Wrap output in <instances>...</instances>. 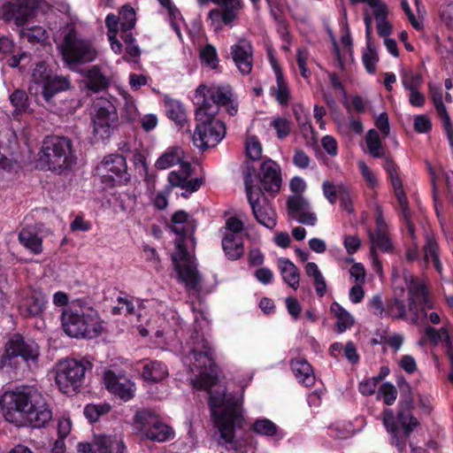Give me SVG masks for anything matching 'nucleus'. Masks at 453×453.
Here are the masks:
<instances>
[{
    "label": "nucleus",
    "mask_w": 453,
    "mask_h": 453,
    "mask_svg": "<svg viewBox=\"0 0 453 453\" xmlns=\"http://www.w3.org/2000/svg\"><path fill=\"white\" fill-rule=\"evenodd\" d=\"M183 355L184 365L191 372H199L191 379L193 387L208 391L211 415L219 432V444L228 450H240L242 443L235 437V430L243 424L242 403L238 397L226 395L222 388L211 390L218 381V370L209 342L195 331L184 348Z\"/></svg>",
    "instance_id": "1"
},
{
    "label": "nucleus",
    "mask_w": 453,
    "mask_h": 453,
    "mask_svg": "<svg viewBox=\"0 0 453 453\" xmlns=\"http://www.w3.org/2000/svg\"><path fill=\"white\" fill-rule=\"evenodd\" d=\"M0 407L5 420L18 426L41 428L52 419V411L44 396L33 387L23 386L4 392Z\"/></svg>",
    "instance_id": "2"
},
{
    "label": "nucleus",
    "mask_w": 453,
    "mask_h": 453,
    "mask_svg": "<svg viewBox=\"0 0 453 453\" xmlns=\"http://www.w3.org/2000/svg\"><path fill=\"white\" fill-rule=\"evenodd\" d=\"M174 226L173 231L180 235L175 241L176 251L172 254V260L180 281L185 284L188 290L196 292L202 288V276L197 270L196 258L188 251V242L196 245L194 232L196 226L195 221L188 219V214L184 211H176L172 217Z\"/></svg>",
    "instance_id": "3"
},
{
    "label": "nucleus",
    "mask_w": 453,
    "mask_h": 453,
    "mask_svg": "<svg viewBox=\"0 0 453 453\" xmlns=\"http://www.w3.org/2000/svg\"><path fill=\"white\" fill-rule=\"evenodd\" d=\"M56 44L64 64L72 70L95 61L98 55L93 41L73 27L61 33Z\"/></svg>",
    "instance_id": "4"
},
{
    "label": "nucleus",
    "mask_w": 453,
    "mask_h": 453,
    "mask_svg": "<svg viewBox=\"0 0 453 453\" xmlns=\"http://www.w3.org/2000/svg\"><path fill=\"white\" fill-rule=\"evenodd\" d=\"M65 333L74 338H95L103 329L102 320L96 310L90 307L73 306L62 313Z\"/></svg>",
    "instance_id": "5"
},
{
    "label": "nucleus",
    "mask_w": 453,
    "mask_h": 453,
    "mask_svg": "<svg viewBox=\"0 0 453 453\" xmlns=\"http://www.w3.org/2000/svg\"><path fill=\"white\" fill-rule=\"evenodd\" d=\"M184 158L185 154L180 148H170L157 158L155 166L158 170H166L176 165H180L179 171H172L168 175L170 189L178 187L186 188L189 192H195L202 186L203 179H190L192 167L190 163L184 161Z\"/></svg>",
    "instance_id": "6"
},
{
    "label": "nucleus",
    "mask_w": 453,
    "mask_h": 453,
    "mask_svg": "<svg viewBox=\"0 0 453 453\" xmlns=\"http://www.w3.org/2000/svg\"><path fill=\"white\" fill-rule=\"evenodd\" d=\"M76 163L72 142L64 136H48L38 153V164L42 170L70 169Z\"/></svg>",
    "instance_id": "7"
},
{
    "label": "nucleus",
    "mask_w": 453,
    "mask_h": 453,
    "mask_svg": "<svg viewBox=\"0 0 453 453\" xmlns=\"http://www.w3.org/2000/svg\"><path fill=\"white\" fill-rule=\"evenodd\" d=\"M39 356L40 347L35 341L16 334L5 343L0 365L17 369L22 363L28 369H33L37 367Z\"/></svg>",
    "instance_id": "8"
},
{
    "label": "nucleus",
    "mask_w": 453,
    "mask_h": 453,
    "mask_svg": "<svg viewBox=\"0 0 453 453\" xmlns=\"http://www.w3.org/2000/svg\"><path fill=\"white\" fill-rule=\"evenodd\" d=\"M208 111L211 112L196 111L197 123L192 140L194 145L202 150L217 146L226 134L225 123L216 118V106Z\"/></svg>",
    "instance_id": "9"
},
{
    "label": "nucleus",
    "mask_w": 453,
    "mask_h": 453,
    "mask_svg": "<svg viewBox=\"0 0 453 453\" xmlns=\"http://www.w3.org/2000/svg\"><path fill=\"white\" fill-rule=\"evenodd\" d=\"M255 168L249 167L244 173L243 180L246 194L248 188L253 192L259 191V196H265V193L275 194L280 191L281 187V173L279 165L271 160H265L259 167L258 173L254 175Z\"/></svg>",
    "instance_id": "10"
},
{
    "label": "nucleus",
    "mask_w": 453,
    "mask_h": 453,
    "mask_svg": "<svg viewBox=\"0 0 453 453\" xmlns=\"http://www.w3.org/2000/svg\"><path fill=\"white\" fill-rule=\"evenodd\" d=\"M30 91L35 90V94L40 93L47 104H51L53 97L59 92L70 88L71 81L67 76L50 74L44 62L36 64L31 74Z\"/></svg>",
    "instance_id": "11"
},
{
    "label": "nucleus",
    "mask_w": 453,
    "mask_h": 453,
    "mask_svg": "<svg viewBox=\"0 0 453 453\" xmlns=\"http://www.w3.org/2000/svg\"><path fill=\"white\" fill-rule=\"evenodd\" d=\"M92 367L87 359L66 360L56 375V382L60 390L65 394H74L82 385L86 371Z\"/></svg>",
    "instance_id": "12"
},
{
    "label": "nucleus",
    "mask_w": 453,
    "mask_h": 453,
    "mask_svg": "<svg viewBox=\"0 0 453 453\" xmlns=\"http://www.w3.org/2000/svg\"><path fill=\"white\" fill-rule=\"evenodd\" d=\"M98 171L102 182L109 187L127 184L131 175L127 171L126 157L119 154H111L103 159Z\"/></svg>",
    "instance_id": "13"
},
{
    "label": "nucleus",
    "mask_w": 453,
    "mask_h": 453,
    "mask_svg": "<svg viewBox=\"0 0 453 453\" xmlns=\"http://www.w3.org/2000/svg\"><path fill=\"white\" fill-rule=\"evenodd\" d=\"M233 93L227 87H207L203 84L197 87L195 92L196 111H203L209 113V108L216 106L215 115L219 111L220 106L228 105L233 99Z\"/></svg>",
    "instance_id": "14"
},
{
    "label": "nucleus",
    "mask_w": 453,
    "mask_h": 453,
    "mask_svg": "<svg viewBox=\"0 0 453 453\" xmlns=\"http://www.w3.org/2000/svg\"><path fill=\"white\" fill-rule=\"evenodd\" d=\"M93 118L94 133L100 139H107L118 126L119 117L114 104L107 99H98L94 104Z\"/></svg>",
    "instance_id": "15"
},
{
    "label": "nucleus",
    "mask_w": 453,
    "mask_h": 453,
    "mask_svg": "<svg viewBox=\"0 0 453 453\" xmlns=\"http://www.w3.org/2000/svg\"><path fill=\"white\" fill-rule=\"evenodd\" d=\"M134 421L140 425V430L150 441L163 442L173 435V429L163 423L158 416L149 410L136 412Z\"/></svg>",
    "instance_id": "16"
},
{
    "label": "nucleus",
    "mask_w": 453,
    "mask_h": 453,
    "mask_svg": "<svg viewBox=\"0 0 453 453\" xmlns=\"http://www.w3.org/2000/svg\"><path fill=\"white\" fill-rule=\"evenodd\" d=\"M38 5V0H12L2 5L0 17L21 27L35 16Z\"/></svg>",
    "instance_id": "17"
},
{
    "label": "nucleus",
    "mask_w": 453,
    "mask_h": 453,
    "mask_svg": "<svg viewBox=\"0 0 453 453\" xmlns=\"http://www.w3.org/2000/svg\"><path fill=\"white\" fill-rule=\"evenodd\" d=\"M260 192H253L248 188V201L252 209V213L257 221L267 228H273L276 226V212L268 203L265 196H259Z\"/></svg>",
    "instance_id": "18"
},
{
    "label": "nucleus",
    "mask_w": 453,
    "mask_h": 453,
    "mask_svg": "<svg viewBox=\"0 0 453 453\" xmlns=\"http://www.w3.org/2000/svg\"><path fill=\"white\" fill-rule=\"evenodd\" d=\"M407 288L409 311L413 314V321L416 322L418 319V305H421L422 309H425L433 308V304L428 298L427 289L423 282L411 276V280Z\"/></svg>",
    "instance_id": "19"
},
{
    "label": "nucleus",
    "mask_w": 453,
    "mask_h": 453,
    "mask_svg": "<svg viewBox=\"0 0 453 453\" xmlns=\"http://www.w3.org/2000/svg\"><path fill=\"white\" fill-rule=\"evenodd\" d=\"M103 380L105 388L122 400L128 401L134 397V383L126 376L117 375L111 370H108L104 373Z\"/></svg>",
    "instance_id": "20"
},
{
    "label": "nucleus",
    "mask_w": 453,
    "mask_h": 453,
    "mask_svg": "<svg viewBox=\"0 0 453 453\" xmlns=\"http://www.w3.org/2000/svg\"><path fill=\"white\" fill-rule=\"evenodd\" d=\"M383 167L387 172L392 187L395 190V195L402 211L403 217V219H408V217L411 215L409 210V203L403 188L402 180L398 174V166L390 157H386Z\"/></svg>",
    "instance_id": "21"
},
{
    "label": "nucleus",
    "mask_w": 453,
    "mask_h": 453,
    "mask_svg": "<svg viewBox=\"0 0 453 453\" xmlns=\"http://www.w3.org/2000/svg\"><path fill=\"white\" fill-rule=\"evenodd\" d=\"M383 167L387 172L392 187L395 190V195L402 211L403 217V219H408V217L411 215L409 210V203L403 188L402 180L398 174V166L390 157H386Z\"/></svg>",
    "instance_id": "22"
},
{
    "label": "nucleus",
    "mask_w": 453,
    "mask_h": 453,
    "mask_svg": "<svg viewBox=\"0 0 453 453\" xmlns=\"http://www.w3.org/2000/svg\"><path fill=\"white\" fill-rule=\"evenodd\" d=\"M231 56L242 74L250 73L253 66V49L251 43L246 39H240L237 43L231 46Z\"/></svg>",
    "instance_id": "23"
},
{
    "label": "nucleus",
    "mask_w": 453,
    "mask_h": 453,
    "mask_svg": "<svg viewBox=\"0 0 453 453\" xmlns=\"http://www.w3.org/2000/svg\"><path fill=\"white\" fill-rule=\"evenodd\" d=\"M212 3L223 7L222 11L211 10L208 17L212 21L221 19L225 25L231 24L238 17L242 9V0H211Z\"/></svg>",
    "instance_id": "24"
},
{
    "label": "nucleus",
    "mask_w": 453,
    "mask_h": 453,
    "mask_svg": "<svg viewBox=\"0 0 453 453\" xmlns=\"http://www.w3.org/2000/svg\"><path fill=\"white\" fill-rule=\"evenodd\" d=\"M45 296L34 290L20 303V313L26 317H36L40 315L45 306Z\"/></svg>",
    "instance_id": "25"
},
{
    "label": "nucleus",
    "mask_w": 453,
    "mask_h": 453,
    "mask_svg": "<svg viewBox=\"0 0 453 453\" xmlns=\"http://www.w3.org/2000/svg\"><path fill=\"white\" fill-rule=\"evenodd\" d=\"M383 424L391 435V443L403 453L406 449V439L399 434V426L391 410L383 411Z\"/></svg>",
    "instance_id": "26"
},
{
    "label": "nucleus",
    "mask_w": 453,
    "mask_h": 453,
    "mask_svg": "<svg viewBox=\"0 0 453 453\" xmlns=\"http://www.w3.org/2000/svg\"><path fill=\"white\" fill-rule=\"evenodd\" d=\"M125 444L111 435H96L94 438V453H124Z\"/></svg>",
    "instance_id": "27"
},
{
    "label": "nucleus",
    "mask_w": 453,
    "mask_h": 453,
    "mask_svg": "<svg viewBox=\"0 0 453 453\" xmlns=\"http://www.w3.org/2000/svg\"><path fill=\"white\" fill-rule=\"evenodd\" d=\"M168 368L161 361L150 360L143 365L142 377L150 383H157L168 376Z\"/></svg>",
    "instance_id": "28"
},
{
    "label": "nucleus",
    "mask_w": 453,
    "mask_h": 453,
    "mask_svg": "<svg viewBox=\"0 0 453 453\" xmlns=\"http://www.w3.org/2000/svg\"><path fill=\"white\" fill-rule=\"evenodd\" d=\"M221 243L226 256L230 260L240 258L244 252L243 241L240 234H224Z\"/></svg>",
    "instance_id": "29"
},
{
    "label": "nucleus",
    "mask_w": 453,
    "mask_h": 453,
    "mask_svg": "<svg viewBox=\"0 0 453 453\" xmlns=\"http://www.w3.org/2000/svg\"><path fill=\"white\" fill-rule=\"evenodd\" d=\"M87 79V88L96 93L106 89L109 86V80L97 65H93L84 73Z\"/></svg>",
    "instance_id": "30"
},
{
    "label": "nucleus",
    "mask_w": 453,
    "mask_h": 453,
    "mask_svg": "<svg viewBox=\"0 0 453 453\" xmlns=\"http://www.w3.org/2000/svg\"><path fill=\"white\" fill-rule=\"evenodd\" d=\"M291 369L296 376L303 385L312 386L315 381L312 368L304 359L298 358L291 361Z\"/></svg>",
    "instance_id": "31"
},
{
    "label": "nucleus",
    "mask_w": 453,
    "mask_h": 453,
    "mask_svg": "<svg viewBox=\"0 0 453 453\" xmlns=\"http://www.w3.org/2000/svg\"><path fill=\"white\" fill-rule=\"evenodd\" d=\"M278 263L284 282L293 289H297L300 280L298 268L288 258H280Z\"/></svg>",
    "instance_id": "32"
},
{
    "label": "nucleus",
    "mask_w": 453,
    "mask_h": 453,
    "mask_svg": "<svg viewBox=\"0 0 453 453\" xmlns=\"http://www.w3.org/2000/svg\"><path fill=\"white\" fill-rule=\"evenodd\" d=\"M19 241L34 254H40L42 251V238L28 229L24 228L19 232Z\"/></svg>",
    "instance_id": "33"
},
{
    "label": "nucleus",
    "mask_w": 453,
    "mask_h": 453,
    "mask_svg": "<svg viewBox=\"0 0 453 453\" xmlns=\"http://www.w3.org/2000/svg\"><path fill=\"white\" fill-rule=\"evenodd\" d=\"M118 17L121 35L132 34L130 31L134 27L136 20L134 10L129 5H124Z\"/></svg>",
    "instance_id": "34"
},
{
    "label": "nucleus",
    "mask_w": 453,
    "mask_h": 453,
    "mask_svg": "<svg viewBox=\"0 0 453 453\" xmlns=\"http://www.w3.org/2000/svg\"><path fill=\"white\" fill-rule=\"evenodd\" d=\"M166 113L177 125L183 126L187 120L186 111L182 104L177 100L166 102Z\"/></svg>",
    "instance_id": "35"
},
{
    "label": "nucleus",
    "mask_w": 453,
    "mask_h": 453,
    "mask_svg": "<svg viewBox=\"0 0 453 453\" xmlns=\"http://www.w3.org/2000/svg\"><path fill=\"white\" fill-rule=\"evenodd\" d=\"M385 313L394 319H404L406 318V305L404 301L396 297L388 299L386 303Z\"/></svg>",
    "instance_id": "36"
},
{
    "label": "nucleus",
    "mask_w": 453,
    "mask_h": 453,
    "mask_svg": "<svg viewBox=\"0 0 453 453\" xmlns=\"http://www.w3.org/2000/svg\"><path fill=\"white\" fill-rule=\"evenodd\" d=\"M397 419L403 427V437L409 438L414 428L419 426V421L411 411H398Z\"/></svg>",
    "instance_id": "37"
},
{
    "label": "nucleus",
    "mask_w": 453,
    "mask_h": 453,
    "mask_svg": "<svg viewBox=\"0 0 453 453\" xmlns=\"http://www.w3.org/2000/svg\"><path fill=\"white\" fill-rule=\"evenodd\" d=\"M277 77V88L273 90V96L277 102L281 105H288L289 102V91L287 84L284 82L280 68L273 65Z\"/></svg>",
    "instance_id": "38"
},
{
    "label": "nucleus",
    "mask_w": 453,
    "mask_h": 453,
    "mask_svg": "<svg viewBox=\"0 0 453 453\" xmlns=\"http://www.w3.org/2000/svg\"><path fill=\"white\" fill-rule=\"evenodd\" d=\"M365 142L369 153L373 157H382L384 156L380 135L376 130L371 129L367 132L365 135Z\"/></svg>",
    "instance_id": "39"
},
{
    "label": "nucleus",
    "mask_w": 453,
    "mask_h": 453,
    "mask_svg": "<svg viewBox=\"0 0 453 453\" xmlns=\"http://www.w3.org/2000/svg\"><path fill=\"white\" fill-rule=\"evenodd\" d=\"M398 387L401 392V400L399 402L398 411H411L414 405L409 383L403 379L398 381Z\"/></svg>",
    "instance_id": "40"
},
{
    "label": "nucleus",
    "mask_w": 453,
    "mask_h": 453,
    "mask_svg": "<svg viewBox=\"0 0 453 453\" xmlns=\"http://www.w3.org/2000/svg\"><path fill=\"white\" fill-rule=\"evenodd\" d=\"M288 214L296 217L299 213L309 211L310 203L303 196L295 195L290 196L287 202Z\"/></svg>",
    "instance_id": "41"
},
{
    "label": "nucleus",
    "mask_w": 453,
    "mask_h": 453,
    "mask_svg": "<svg viewBox=\"0 0 453 453\" xmlns=\"http://www.w3.org/2000/svg\"><path fill=\"white\" fill-rule=\"evenodd\" d=\"M19 36L31 43H36L44 41L47 38V33L43 27L34 26L28 28H20Z\"/></svg>",
    "instance_id": "42"
},
{
    "label": "nucleus",
    "mask_w": 453,
    "mask_h": 453,
    "mask_svg": "<svg viewBox=\"0 0 453 453\" xmlns=\"http://www.w3.org/2000/svg\"><path fill=\"white\" fill-rule=\"evenodd\" d=\"M425 333L429 341L434 344L442 342L444 343L446 348L447 346H449L451 343V340L446 327L435 329L434 327L432 326H426L425 329Z\"/></svg>",
    "instance_id": "43"
},
{
    "label": "nucleus",
    "mask_w": 453,
    "mask_h": 453,
    "mask_svg": "<svg viewBox=\"0 0 453 453\" xmlns=\"http://www.w3.org/2000/svg\"><path fill=\"white\" fill-rule=\"evenodd\" d=\"M423 250L425 260L428 262L431 259L436 270L441 271V264L438 257V244L435 240L431 237H427Z\"/></svg>",
    "instance_id": "44"
},
{
    "label": "nucleus",
    "mask_w": 453,
    "mask_h": 453,
    "mask_svg": "<svg viewBox=\"0 0 453 453\" xmlns=\"http://www.w3.org/2000/svg\"><path fill=\"white\" fill-rule=\"evenodd\" d=\"M363 64L369 73H374L379 61L378 54L372 42H366V51L362 56Z\"/></svg>",
    "instance_id": "45"
},
{
    "label": "nucleus",
    "mask_w": 453,
    "mask_h": 453,
    "mask_svg": "<svg viewBox=\"0 0 453 453\" xmlns=\"http://www.w3.org/2000/svg\"><path fill=\"white\" fill-rule=\"evenodd\" d=\"M253 430L260 435L273 436L278 433V426L270 419L262 418L254 422Z\"/></svg>",
    "instance_id": "46"
},
{
    "label": "nucleus",
    "mask_w": 453,
    "mask_h": 453,
    "mask_svg": "<svg viewBox=\"0 0 453 453\" xmlns=\"http://www.w3.org/2000/svg\"><path fill=\"white\" fill-rule=\"evenodd\" d=\"M270 126L276 131L277 138L283 140L291 133V122L286 118L277 117L272 119Z\"/></svg>",
    "instance_id": "47"
},
{
    "label": "nucleus",
    "mask_w": 453,
    "mask_h": 453,
    "mask_svg": "<svg viewBox=\"0 0 453 453\" xmlns=\"http://www.w3.org/2000/svg\"><path fill=\"white\" fill-rule=\"evenodd\" d=\"M369 237L372 243L373 247L374 245L378 246L380 250H381L384 252H391L393 250V244L388 238L386 232L381 233H372L369 232Z\"/></svg>",
    "instance_id": "48"
},
{
    "label": "nucleus",
    "mask_w": 453,
    "mask_h": 453,
    "mask_svg": "<svg viewBox=\"0 0 453 453\" xmlns=\"http://www.w3.org/2000/svg\"><path fill=\"white\" fill-rule=\"evenodd\" d=\"M10 101L16 111H24L28 107V96L22 89H16L10 96Z\"/></svg>",
    "instance_id": "49"
},
{
    "label": "nucleus",
    "mask_w": 453,
    "mask_h": 453,
    "mask_svg": "<svg viewBox=\"0 0 453 453\" xmlns=\"http://www.w3.org/2000/svg\"><path fill=\"white\" fill-rule=\"evenodd\" d=\"M402 83L403 88L409 91L418 90L422 83V77L418 73L403 72L402 74Z\"/></svg>",
    "instance_id": "50"
},
{
    "label": "nucleus",
    "mask_w": 453,
    "mask_h": 453,
    "mask_svg": "<svg viewBox=\"0 0 453 453\" xmlns=\"http://www.w3.org/2000/svg\"><path fill=\"white\" fill-rule=\"evenodd\" d=\"M431 97L434 104L436 111L440 116L441 119L446 117H449V113L446 110V107L442 102V93L441 89L433 88L430 86Z\"/></svg>",
    "instance_id": "51"
},
{
    "label": "nucleus",
    "mask_w": 453,
    "mask_h": 453,
    "mask_svg": "<svg viewBox=\"0 0 453 453\" xmlns=\"http://www.w3.org/2000/svg\"><path fill=\"white\" fill-rule=\"evenodd\" d=\"M246 152L252 160H258L262 155V147L256 137H250L246 142Z\"/></svg>",
    "instance_id": "52"
},
{
    "label": "nucleus",
    "mask_w": 453,
    "mask_h": 453,
    "mask_svg": "<svg viewBox=\"0 0 453 453\" xmlns=\"http://www.w3.org/2000/svg\"><path fill=\"white\" fill-rule=\"evenodd\" d=\"M368 5L373 11L376 22L387 19L388 15V9L382 0H372Z\"/></svg>",
    "instance_id": "53"
},
{
    "label": "nucleus",
    "mask_w": 453,
    "mask_h": 453,
    "mask_svg": "<svg viewBox=\"0 0 453 453\" xmlns=\"http://www.w3.org/2000/svg\"><path fill=\"white\" fill-rule=\"evenodd\" d=\"M380 394L383 396V401L387 405H391L395 401L397 390L392 384L386 382L382 384L379 389Z\"/></svg>",
    "instance_id": "54"
},
{
    "label": "nucleus",
    "mask_w": 453,
    "mask_h": 453,
    "mask_svg": "<svg viewBox=\"0 0 453 453\" xmlns=\"http://www.w3.org/2000/svg\"><path fill=\"white\" fill-rule=\"evenodd\" d=\"M243 230V223L242 220L237 219L236 217H230L226 221V226L223 230L224 234H240Z\"/></svg>",
    "instance_id": "55"
},
{
    "label": "nucleus",
    "mask_w": 453,
    "mask_h": 453,
    "mask_svg": "<svg viewBox=\"0 0 453 453\" xmlns=\"http://www.w3.org/2000/svg\"><path fill=\"white\" fill-rule=\"evenodd\" d=\"M121 38L126 43V52L131 58H138L141 50L137 44L134 43V38L132 34L121 35Z\"/></svg>",
    "instance_id": "56"
},
{
    "label": "nucleus",
    "mask_w": 453,
    "mask_h": 453,
    "mask_svg": "<svg viewBox=\"0 0 453 453\" xmlns=\"http://www.w3.org/2000/svg\"><path fill=\"white\" fill-rule=\"evenodd\" d=\"M201 58L208 65L215 68L218 63L217 52L213 46L206 45L200 53Z\"/></svg>",
    "instance_id": "57"
},
{
    "label": "nucleus",
    "mask_w": 453,
    "mask_h": 453,
    "mask_svg": "<svg viewBox=\"0 0 453 453\" xmlns=\"http://www.w3.org/2000/svg\"><path fill=\"white\" fill-rule=\"evenodd\" d=\"M357 165L362 176L367 182V185L372 188H375L378 184V179L376 175L372 173V171L368 167V165L364 161H359Z\"/></svg>",
    "instance_id": "58"
},
{
    "label": "nucleus",
    "mask_w": 453,
    "mask_h": 453,
    "mask_svg": "<svg viewBox=\"0 0 453 453\" xmlns=\"http://www.w3.org/2000/svg\"><path fill=\"white\" fill-rule=\"evenodd\" d=\"M440 17L447 27L453 30V3L441 6Z\"/></svg>",
    "instance_id": "59"
},
{
    "label": "nucleus",
    "mask_w": 453,
    "mask_h": 453,
    "mask_svg": "<svg viewBox=\"0 0 453 453\" xmlns=\"http://www.w3.org/2000/svg\"><path fill=\"white\" fill-rule=\"evenodd\" d=\"M295 114H296V121L298 123V126H299L303 136L305 138H307L309 136V134L313 136L314 129L311 126V123L309 118L306 115L302 116L301 114H299L297 112H296Z\"/></svg>",
    "instance_id": "60"
},
{
    "label": "nucleus",
    "mask_w": 453,
    "mask_h": 453,
    "mask_svg": "<svg viewBox=\"0 0 453 453\" xmlns=\"http://www.w3.org/2000/svg\"><path fill=\"white\" fill-rule=\"evenodd\" d=\"M133 163L136 169L139 170L141 175H144L145 179L148 177V165L145 157L138 150L133 153Z\"/></svg>",
    "instance_id": "61"
},
{
    "label": "nucleus",
    "mask_w": 453,
    "mask_h": 453,
    "mask_svg": "<svg viewBox=\"0 0 453 453\" xmlns=\"http://www.w3.org/2000/svg\"><path fill=\"white\" fill-rule=\"evenodd\" d=\"M323 193L330 203L334 204L338 197L339 186L334 185L328 180L322 184Z\"/></svg>",
    "instance_id": "62"
},
{
    "label": "nucleus",
    "mask_w": 453,
    "mask_h": 453,
    "mask_svg": "<svg viewBox=\"0 0 453 453\" xmlns=\"http://www.w3.org/2000/svg\"><path fill=\"white\" fill-rule=\"evenodd\" d=\"M336 319L337 322L335 324V327L339 334L343 333L347 328L350 327L354 324V319L349 312L338 316Z\"/></svg>",
    "instance_id": "63"
},
{
    "label": "nucleus",
    "mask_w": 453,
    "mask_h": 453,
    "mask_svg": "<svg viewBox=\"0 0 453 453\" xmlns=\"http://www.w3.org/2000/svg\"><path fill=\"white\" fill-rule=\"evenodd\" d=\"M432 128V124L426 115H418L414 119V129L418 133H427Z\"/></svg>",
    "instance_id": "64"
}]
</instances>
